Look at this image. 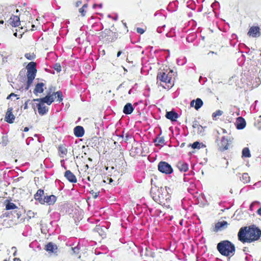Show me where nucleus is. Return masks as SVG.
<instances>
[{
    "instance_id": "c85d7f7f",
    "label": "nucleus",
    "mask_w": 261,
    "mask_h": 261,
    "mask_svg": "<svg viewBox=\"0 0 261 261\" xmlns=\"http://www.w3.org/2000/svg\"><path fill=\"white\" fill-rule=\"evenodd\" d=\"M6 208L7 210H13L16 208V206L13 203L9 202L6 204Z\"/></svg>"
},
{
    "instance_id": "a19ab883",
    "label": "nucleus",
    "mask_w": 261,
    "mask_h": 261,
    "mask_svg": "<svg viewBox=\"0 0 261 261\" xmlns=\"http://www.w3.org/2000/svg\"><path fill=\"white\" fill-rule=\"evenodd\" d=\"M79 12L82 14V16H85V11H84V8H83V7H82L79 9Z\"/></svg>"
},
{
    "instance_id": "b1692460",
    "label": "nucleus",
    "mask_w": 261,
    "mask_h": 261,
    "mask_svg": "<svg viewBox=\"0 0 261 261\" xmlns=\"http://www.w3.org/2000/svg\"><path fill=\"white\" fill-rule=\"evenodd\" d=\"M44 86V84L42 83H38L36 87L34 89V93L37 94L38 93H41L43 91V87Z\"/></svg>"
},
{
    "instance_id": "603ef678",
    "label": "nucleus",
    "mask_w": 261,
    "mask_h": 261,
    "mask_svg": "<svg viewBox=\"0 0 261 261\" xmlns=\"http://www.w3.org/2000/svg\"><path fill=\"white\" fill-rule=\"evenodd\" d=\"M257 213L259 215H261V208H259L258 210H257Z\"/></svg>"
},
{
    "instance_id": "7ed1b4c3",
    "label": "nucleus",
    "mask_w": 261,
    "mask_h": 261,
    "mask_svg": "<svg viewBox=\"0 0 261 261\" xmlns=\"http://www.w3.org/2000/svg\"><path fill=\"white\" fill-rule=\"evenodd\" d=\"M167 192L166 189V187H161L160 188L158 189L157 190L156 193V192H153V190H152L151 192L152 198L155 202L161 204H163L164 206H165L167 208H169V205H166L165 203H164V200H167V198H165V197H164L165 195H166V196H167Z\"/></svg>"
},
{
    "instance_id": "a211bd4d",
    "label": "nucleus",
    "mask_w": 261,
    "mask_h": 261,
    "mask_svg": "<svg viewBox=\"0 0 261 261\" xmlns=\"http://www.w3.org/2000/svg\"><path fill=\"white\" fill-rule=\"evenodd\" d=\"M166 117L171 121H175L178 117V115L173 111H169L166 113Z\"/></svg>"
},
{
    "instance_id": "a878e982",
    "label": "nucleus",
    "mask_w": 261,
    "mask_h": 261,
    "mask_svg": "<svg viewBox=\"0 0 261 261\" xmlns=\"http://www.w3.org/2000/svg\"><path fill=\"white\" fill-rule=\"evenodd\" d=\"M243 156L246 158H249L251 156L250 151L248 148H244L242 151Z\"/></svg>"
},
{
    "instance_id": "412c9836",
    "label": "nucleus",
    "mask_w": 261,
    "mask_h": 261,
    "mask_svg": "<svg viewBox=\"0 0 261 261\" xmlns=\"http://www.w3.org/2000/svg\"><path fill=\"white\" fill-rule=\"evenodd\" d=\"M133 107L130 103H126L123 108V112L126 114H130L133 111Z\"/></svg>"
},
{
    "instance_id": "6e6552de",
    "label": "nucleus",
    "mask_w": 261,
    "mask_h": 261,
    "mask_svg": "<svg viewBox=\"0 0 261 261\" xmlns=\"http://www.w3.org/2000/svg\"><path fill=\"white\" fill-rule=\"evenodd\" d=\"M12 111L13 108L12 107H9L6 114L5 120L9 123H13L15 119V116L12 113Z\"/></svg>"
},
{
    "instance_id": "bf43d9fd",
    "label": "nucleus",
    "mask_w": 261,
    "mask_h": 261,
    "mask_svg": "<svg viewBox=\"0 0 261 261\" xmlns=\"http://www.w3.org/2000/svg\"><path fill=\"white\" fill-rule=\"evenodd\" d=\"M185 145V143H182V144H181V147H184Z\"/></svg>"
},
{
    "instance_id": "a18cd8bd",
    "label": "nucleus",
    "mask_w": 261,
    "mask_h": 261,
    "mask_svg": "<svg viewBox=\"0 0 261 261\" xmlns=\"http://www.w3.org/2000/svg\"><path fill=\"white\" fill-rule=\"evenodd\" d=\"M128 138H129L128 135L127 134H126V135H125V139H124L125 142H126V141H128V140H129Z\"/></svg>"
},
{
    "instance_id": "58836bf2",
    "label": "nucleus",
    "mask_w": 261,
    "mask_h": 261,
    "mask_svg": "<svg viewBox=\"0 0 261 261\" xmlns=\"http://www.w3.org/2000/svg\"><path fill=\"white\" fill-rule=\"evenodd\" d=\"M193 128H197V129L198 128V126H200V125L199 124V123L197 122V121H194L193 123Z\"/></svg>"
},
{
    "instance_id": "6e6d98bb",
    "label": "nucleus",
    "mask_w": 261,
    "mask_h": 261,
    "mask_svg": "<svg viewBox=\"0 0 261 261\" xmlns=\"http://www.w3.org/2000/svg\"><path fill=\"white\" fill-rule=\"evenodd\" d=\"M83 8H84V9H85V8H87V4H85V5H83Z\"/></svg>"
},
{
    "instance_id": "c03bdc74",
    "label": "nucleus",
    "mask_w": 261,
    "mask_h": 261,
    "mask_svg": "<svg viewBox=\"0 0 261 261\" xmlns=\"http://www.w3.org/2000/svg\"><path fill=\"white\" fill-rule=\"evenodd\" d=\"M16 96V95H15L14 93H11L7 97V99L12 98V97H15Z\"/></svg>"
},
{
    "instance_id": "473e14b6",
    "label": "nucleus",
    "mask_w": 261,
    "mask_h": 261,
    "mask_svg": "<svg viewBox=\"0 0 261 261\" xmlns=\"http://www.w3.org/2000/svg\"><path fill=\"white\" fill-rule=\"evenodd\" d=\"M223 114V112L221 110H217L215 112H214L213 114V117L214 118H215L217 116H220L221 115H222Z\"/></svg>"
},
{
    "instance_id": "dca6fc26",
    "label": "nucleus",
    "mask_w": 261,
    "mask_h": 261,
    "mask_svg": "<svg viewBox=\"0 0 261 261\" xmlns=\"http://www.w3.org/2000/svg\"><path fill=\"white\" fill-rule=\"evenodd\" d=\"M176 167L181 172H186L188 170V164L181 161L177 163Z\"/></svg>"
},
{
    "instance_id": "4468645a",
    "label": "nucleus",
    "mask_w": 261,
    "mask_h": 261,
    "mask_svg": "<svg viewBox=\"0 0 261 261\" xmlns=\"http://www.w3.org/2000/svg\"><path fill=\"white\" fill-rule=\"evenodd\" d=\"M38 113L40 115H43L48 111V108L45 106L43 102H39L38 104Z\"/></svg>"
},
{
    "instance_id": "f704fd0d",
    "label": "nucleus",
    "mask_w": 261,
    "mask_h": 261,
    "mask_svg": "<svg viewBox=\"0 0 261 261\" xmlns=\"http://www.w3.org/2000/svg\"><path fill=\"white\" fill-rule=\"evenodd\" d=\"M59 151L62 155H66L67 152V149L64 147H60Z\"/></svg>"
},
{
    "instance_id": "774afa93",
    "label": "nucleus",
    "mask_w": 261,
    "mask_h": 261,
    "mask_svg": "<svg viewBox=\"0 0 261 261\" xmlns=\"http://www.w3.org/2000/svg\"><path fill=\"white\" fill-rule=\"evenodd\" d=\"M4 261H8V260L7 259H5Z\"/></svg>"
},
{
    "instance_id": "09e8293b",
    "label": "nucleus",
    "mask_w": 261,
    "mask_h": 261,
    "mask_svg": "<svg viewBox=\"0 0 261 261\" xmlns=\"http://www.w3.org/2000/svg\"><path fill=\"white\" fill-rule=\"evenodd\" d=\"M107 179H109V183L110 184L113 182V180L112 178L107 177Z\"/></svg>"
},
{
    "instance_id": "c756f323",
    "label": "nucleus",
    "mask_w": 261,
    "mask_h": 261,
    "mask_svg": "<svg viewBox=\"0 0 261 261\" xmlns=\"http://www.w3.org/2000/svg\"><path fill=\"white\" fill-rule=\"evenodd\" d=\"M25 57L29 60H32L35 59V55L34 54V53H27L25 54Z\"/></svg>"
},
{
    "instance_id": "ea45409f",
    "label": "nucleus",
    "mask_w": 261,
    "mask_h": 261,
    "mask_svg": "<svg viewBox=\"0 0 261 261\" xmlns=\"http://www.w3.org/2000/svg\"><path fill=\"white\" fill-rule=\"evenodd\" d=\"M55 93L56 92H54L52 94H48L49 95V97L50 98H52V100H53V101L54 100L55 98L56 97L57 95H55Z\"/></svg>"
},
{
    "instance_id": "e433bc0d",
    "label": "nucleus",
    "mask_w": 261,
    "mask_h": 261,
    "mask_svg": "<svg viewBox=\"0 0 261 261\" xmlns=\"http://www.w3.org/2000/svg\"><path fill=\"white\" fill-rule=\"evenodd\" d=\"M90 194L94 198H96L98 196V192H95L93 190L90 191Z\"/></svg>"
},
{
    "instance_id": "680f3d73",
    "label": "nucleus",
    "mask_w": 261,
    "mask_h": 261,
    "mask_svg": "<svg viewBox=\"0 0 261 261\" xmlns=\"http://www.w3.org/2000/svg\"><path fill=\"white\" fill-rule=\"evenodd\" d=\"M182 221H182V220H181V221H180V222H179V224H180L181 225H182Z\"/></svg>"
},
{
    "instance_id": "49530a36",
    "label": "nucleus",
    "mask_w": 261,
    "mask_h": 261,
    "mask_svg": "<svg viewBox=\"0 0 261 261\" xmlns=\"http://www.w3.org/2000/svg\"><path fill=\"white\" fill-rule=\"evenodd\" d=\"M28 100L25 101V103H24V109H28Z\"/></svg>"
},
{
    "instance_id": "6ab92c4d",
    "label": "nucleus",
    "mask_w": 261,
    "mask_h": 261,
    "mask_svg": "<svg viewBox=\"0 0 261 261\" xmlns=\"http://www.w3.org/2000/svg\"><path fill=\"white\" fill-rule=\"evenodd\" d=\"M74 133L77 137H82L84 134V130L82 126H77L74 129Z\"/></svg>"
},
{
    "instance_id": "4be33fe9",
    "label": "nucleus",
    "mask_w": 261,
    "mask_h": 261,
    "mask_svg": "<svg viewBox=\"0 0 261 261\" xmlns=\"http://www.w3.org/2000/svg\"><path fill=\"white\" fill-rule=\"evenodd\" d=\"M95 231V236L98 234L99 236L101 237L102 238L106 237V232L105 230L100 226H97L94 229Z\"/></svg>"
},
{
    "instance_id": "8fccbe9b",
    "label": "nucleus",
    "mask_w": 261,
    "mask_h": 261,
    "mask_svg": "<svg viewBox=\"0 0 261 261\" xmlns=\"http://www.w3.org/2000/svg\"><path fill=\"white\" fill-rule=\"evenodd\" d=\"M29 128L28 127H25L24 128L23 131L25 132H27L29 131Z\"/></svg>"
},
{
    "instance_id": "de8ad7c7",
    "label": "nucleus",
    "mask_w": 261,
    "mask_h": 261,
    "mask_svg": "<svg viewBox=\"0 0 261 261\" xmlns=\"http://www.w3.org/2000/svg\"><path fill=\"white\" fill-rule=\"evenodd\" d=\"M82 4V2L81 1H77L76 3V7H79L81 4Z\"/></svg>"
},
{
    "instance_id": "1a4fd4ad",
    "label": "nucleus",
    "mask_w": 261,
    "mask_h": 261,
    "mask_svg": "<svg viewBox=\"0 0 261 261\" xmlns=\"http://www.w3.org/2000/svg\"><path fill=\"white\" fill-rule=\"evenodd\" d=\"M8 22L14 27H18L21 24L19 17L16 15H12L8 20Z\"/></svg>"
},
{
    "instance_id": "5fc2aeb1",
    "label": "nucleus",
    "mask_w": 261,
    "mask_h": 261,
    "mask_svg": "<svg viewBox=\"0 0 261 261\" xmlns=\"http://www.w3.org/2000/svg\"><path fill=\"white\" fill-rule=\"evenodd\" d=\"M226 139H225L224 138H223V139H222V143H223V142L225 143V142H226Z\"/></svg>"
},
{
    "instance_id": "9b49d317",
    "label": "nucleus",
    "mask_w": 261,
    "mask_h": 261,
    "mask_svg": "<svg viewBox=\"0 0 261 261\" xmlns=\"http://www.w3.org/2000/svg\"><path fill=\"white\" fill-rule=\"evenodd\" d=\"M45 249L48 253H57L58 248L56 244L50 242L45 246Z\"/></svg>"
},
{
    "instance_id": "c9c22d12",
    "label": "nucleus",
    "mask_w": 261,
    "mask_h": 261,
    "mask_svg": "<svg viewBox=\"0 0 261 261\" xmlns=\"http://www.w3.org/2000/svg\"><path fill=\"white\" fill-rule=\"evenodd\" d=\"M111 33L110 30H106L104 32L101 33V36L102 38H106V35Z\"/></svg>"
},
{
    "instance_id": "72a5a7b5",
    "label": "nucleus",
    "mask_w": 261,
    "mask_h": 261,
    "mask_svg": "<svg viewBox=\"0 0 261 261\" xmlns=\"http://www.w3.org/2000/svg\"><path fill=\"white\" fill-rule=\"evenodd\" d=\"M54 69L58 72H60L61 71V66L59 63H56L54 66Z\"/></svg>"
},
{
    "instance_id": "e2e57ef3",
    "label": "nucleus",
    "mask_w": 261,
    "mask_h": 261,
    "mask_svg": "<svg viewBox=\"0 0 261 261\" xmlns=\"http://www.w3.org/2000/svg\"><path fill=\"white\" fill-rule=\"evenodd\" d=\"M4 23V21L0 20V23Z\"/></svg>"
},
{
    "instance_id": "5701e85b",
    "label": "nucleus",
    "mask_w": 261,
    "mask_h": 261,
    "mask_svg": "<svg viewBox=\"0 0 261 261\" xmlns=\"http://www.w3.org/2000/svg\"><path fill=\"white\" fill-rule=\"evenodd\" d=\"M44 195V191L42 190H38L37 193L34 195V198L39 201L40 203V200H43V198L42 196Z\"/></svg>"
},
{
    "instance_id": "79ce46f5",
    "label": "nucleus",
    "mask_w": 261,
    "mask_h": 261,
    "mask_svg": "<svg viewBox=\"0 0 261 261\" xmlns=\"http://www.w3.org/2000/svg\"><path fill=\"white\" fill-rule=\"evenodd\" d=\"M137 31L138 33H140V34H143L144 32V30L143 29L139 28H137Z\"/></svg>"
},
{
    "instance_id": "20e7f679",
    "label": "nucleus",
    "mask_w": 261,
    "mask_h": 261,
    "mask_svg": "<svg viewBox=\"0 0 261 261\" xmlns=\"http://www.w3.org/2000/svg\"><path fill=\"white\" fill-rule=\"evenodd\" d=\"M27 77H28V81H27V86L26 87V89L28 90L32 84L33 80L35 79L36 76V73L37 72V70L36 68V63L35 62H32L28 64L27 66Z\"/></svg>"
},
{
    "instance_id": "39448f33",
    "label": "nucleus",
    "mask_w": 261,
    "mask_h": 261,
    "mask_svg": "<svg viewBox=\"0 0 261 261\" xmlns=\"http://www.w3.org/2000/svg\"><path fill=\"white\" fill-rule=\"evenodd\" d=\"M176 75V73H174L173 70H170L168 73H166L165 72L159 73L158 75V79L160 80L162 82L173 85V83H172V78L173 76H175Z\"/></svg>"
},
{
    "instance_id": "2eb2a0df",
    "label": "nucleus",
    "mask_w": 261,
    "mask_h": 261,
    "mask_svg": "<svg viewBox=\"0 0 261 261\" xmlns=\"http://www.w3.org/2000/svg\"><path fill=\"white\" fill-rule=\"evenodd\" d=\"M202 100L200 98H197L196 100H192L190 105L197 110L202 106Z\"/></svg>"
},
{
    "instance_id": "423d86ee",
    "label": "nucleus",
    "mask_w": 261,
    "mask_h": 261,
    "mask_svg": "<svg viewBox=\"0 0 261 261\" xmlns=\"http://www.w3.org/2000/svg\"><path fill=\"white\" fill-rule=\"evenodd\" d=\"M159 170L165 174H170L173 170L171 166L165 162H161L158 165Z\"/></svg>"
},
{
    "instance_id": "69168bd1",
    "label": "nucleus",
    "mask_w": 261,
    "mask_h": 261,
    "mask_svg": "<svg viewBox=\"0 0 261 261\" xmlns=\"http://www.w3.org/2000/svg\"><path fill=\"white\" fill-rule=\"evenodd\" d=\"M88 178V180H89V181L90 180V177H88V178Z\"/></svg>"
},
{
    "instance_id": "052dcab7",
    "label": "nucleus",
    "mask_w": 261,
    "mask_h": 261,
    "mask_svg": "<svg viewBox=\"0 0 261 261\" xmlns=\"http://www.w3.org/2000/svg\"><path fill=\"white\" fill-rule=\"evenodd\" d=\"M32 29L31 30H34V28H35V25L32 24Z\"/></svg>"
},
{
    "instance_id": "338daca9",
    "label": "nucleus",
    "mask_w": 261,
    "mask_h": 261,
    "mask_svg": "<svg viewBox=\"0 0 261 261\" xmlns=\"http://www.w3.org/2000/svg\"><path fill=\"white\" fill-rule=\"evenodd\" d=\"M126 60L128 61V62H129V61L128 60V59L127 58L126 59Z\"/></svg>"
},
{
    "instance_id": "cd10ccee",
    "label": "nucleus",
    "mask_w": 261,
    "mask_h": 261,
    "mask_svg": "<svg viewBox=\"0 0 261 261\" xmlns=\"http://www.w3.org/2000/svg\"><path fill=\"white\" fill-rule=\"evenodd\" d=\"M200 145H201V143H200L198 141L195 142L192 145L190 144L188 145L189 146H191L194 149H196V148L199 149L200 148Z\"/></svg>"
},
{
    "instance_id": "bb28decb",
    "label": "nucleus",
    "mask_w": 261,
    "mask_h": 261,
    "mask_svg": "<svg viewBox=\"0 0 261 261\" xmlns=\"http://www.w3.org/2000/svg\"><path fill=\"white\" fill-rule=\"evenodd\" d=\"M241 180L244 182H248L250 181V177L249 176L248 173H243L241 177Z\"/></svg>"
},
{
    "instance_id": "7c9ffc66",
    "label": "nucleus",
    "mask_w": 261,
    "mask_h": 261,
    "mask_svg": "<svg viewBox=\"0 0 261 261\" xmlns=\"http://www.w3.org/2000/svg\"><path fill=\"white\" fill-rule=\"evenodd\" d=\"M55 95H57V96L58 97L57 101L61 102L63 100V94L62 93L61 91H57L55 93Z\"/></svg>"
},
{
    "instance_id": "f8f14e48",
    "label": "nucleus",
    "mask_w": 261,
    "mask_h": 261,
    "mask_svg": "<svg viewBox=\"0 0 261 261\" xmlns=\"http://www.w3.org/2000/svg\"><path fill=\"white\" fill-rule=\"evenodd\" d=\"M64 176L71 182H76L77 181L75 176L69 170L65 172Z\"/></svg>"
},
{
    "instance_id": "864d4df0",
    "label": "nucleus",
    "mask_w": 261,
    "mask_h": 261,
    "mask_svg": "<svg viewBox=\"0 0 261 261\" xmlns=\"http://www.w3.org/2000/svg\"><path fill=\"white\" fill-rule=\"evenodd\" d=\"M228 149V147H227V145H226L224 147V148L223 149V150H226Z\"/></svg>"
},
{
    "instance_id": "9d476101",
    "label": "nucleus",
    "mask_w": 261,
    "mask_h": 261,
    "mask_svg": "<svg viewBox=\"0 0 261 261\" xmlns=\"http://www.w3.org/2000/svg\"><path fill=\"white\" fill-rule=\"evenodd\" d=\"M248 35L253 37H259L260 35L259 28L258 27H252L250 28Z\"/></svg>"
},
{
    "instance_id": "f257e3e1",
    "label": "nucleus",
    "mask_w": 261,
    "mask_h": 261,
    "mask_svg": "<svg viewBox=\"0 0 261 261\" xmlns=\"http://www.w3.org/2000/svg\"><path fill=\"white\" fill-rule=\"evenodd\" d=\"M261 235V230L253 225L248 229L247 227L241 228L238 232V239L242 243H251L257 240Z\"/></svg>"
},
{
    "instance_id": "aec40b11",
    "label": "nucleus",
    "mask_w": 261,
    "mask_h": 261,
    "mask_svg": "<svg viewBox=\"0 0 261 261\" xmlns=\"http://www.w3.org/2000/svg\"><path fill=\"white\" fill-rule=\"evenodd\" d=\"M246 125V122L245 120L242 117H239L238 118V121L237 124V127L238 129H243Z\"/></svg>"
},
{
    "instance_id": "ddd939ff",
    "label": "nucleus",
    "mask_w": 261,
    "mask_h": 261,
    "mask_svg": "<svg viewBox=\"0 0 261 261\" xmlns=\"http://www.w3.org/2000/svg\"><path fill=\"white\" fill-rule=\"evenodd\" d=\"M228 225V224L226 221L219 222L216 224L214 231H218L219 230H222L226 228Z\"/></svg>"
},
{
    "instance_id": "4c0bfd02",
    "label": "nucleus",
    "mask_w": 261,
    "mask_h": 261,
    "mask_svg": "<svg viewBox=\"0 0 261 261\" xmlns=\"http://www.w3.org/2000/svg\"><path fill=\"white\" fill-rule=\"evenodd\" d=\"M72 251L73 254H77L79 252V249L78 247L72 248Z\"/></svg>"
},
{
    "instance_id": "393cba45",
    "label": "nucleus",
    "mask_w": 261,
    "mask_h": 261,
    "mask_svg": "<svg viewBox=\"0 0 261 261\" xmlns=\"http://www.w3.org/2000/svg\"><path fill=\"white\" fill-rule=\"evenodd\" d=\"M154 142L155 143V145L159 146L164 143L165 139L163 137H158L154 140Z\"/></svg>"
},
{
    "instance_id": "13d9d810",
    "label": "nucleus",
    "mask_w": 261,
    "mask_h": 261,
    "mask_svg": "<svg viewBox=\"0 0 261 261\" xmlns=\"http://www.w3.org/2000/svg\"><path fill=\"white\" fill-rule=\"evenodd\" d=\"M107 181H109V179H107V178L106 179H104V180H103V181L104 182H107Z\"/></svg>"
},
{
    "instance_id": "0eeeda50",
    "label": "nucleus",
    "mask_w": 261,
    "mask_h": 261,
    "mask_svg": "<svg viewBox=\"0 0 261 261\" xmlns=\"http://www.w3.org/2000/svg\"><path fill=\"white\" fill-rule=\"evenodd\" d=\"M56 201V197L54 195L44 196L43 200H40L41 204L47 203L51 205Z\"/></svg>"
},
{
    "instance_id": "3c124183",
    "label": "nucleus",
    "mask_w": 261,
    "mask_h": 261,
    "mask_svg": "<svg viewBox=\"0 0 261 261\" xmlns=\"http://www.w3.org/2000/svg\"><path fill=\"white\" fill-rule=\"evenodd\" d=\"M122 53V52L121 51H119L117 53V57H119Z\"/></svg>"
},
{
    "instance_id": "f03ea898",
    "label": "nucleus",
    "mask_w": 261,
    "mask_h": 261,
    "mask_svg": "<svg viewBox=\"0 0 261 261\" xmlns=\"http://www.w3.org/2000/svg\"><path fill=\"white\" fill-rule=\"evenodd\" d=\"M217 249L222 255L226 256H232L235 251L234 245L228 241H223L219 243Z\"/></svg>"
},
{
    "instance_id": "2f4dec72",
    "label": "nucleus",
    "mask_w": 261,
    "mask_h": 261,
    "mask_svg": "<svg viewBox=\"0 0 261 261\" xmlns=\"http://www.w3.org/2000/svg\"><path fill=\"white\" fill-rule=\"evenodd\" d=\"M204 129H205V127L202 126L201 125H200V126H198V128L197 129L198 134L201 136H203Z\"/></svg>"
},
{
    "instance_id": "37998d69",
    "label": "nucleus",
    "mask_w": 261,
    "mask_h": 261,
    "mask_svg": "<svg viewBox=\"0 0 261 261\" xmlns=\"http://www.w3.org/2000/svg\"><path fill=\"white\" fill-rule=\"evenodd\" d=\"M2 139H3V141L2 142V145L5 146L7 144V142L6 141V139L5 138L3 137ZM0 144H1V143H0Z\"/></svg>"
},
{
    "instance_id": "4d7b16f0",
    "label": "nucleus",
    "mask_w": 261,
    "mask_h": 261,
    "mask_svg": "<svg viewBox=\"0 0 261 261\" xmlns=\"http://www.w3.org/2000/svg\"><path fill=\"white\" fill-rule=\"evenodd\" d=\"M25 14H26V15H27V16H28V15H30V14L29 13V12H25Z\"/></svg>"
},
{
    "instance_id": "0e129e2a",
    "label": "nucleus",
    "mask_w": 261,
    "mask_h": 261,
    "mask_svg": "<svg viewBox=\"0 0 261 261\" xmlns=\"http://www.w3.org/2000/svg\"><path fill=\"white\" fill-rule=\"evenodd\" d=\"M96 6H97V5H95V4L93 5V7H94V8H95V7H96Z\"/></svg>"
},
{
    "instance_id": "f3484780",
    "label": "nucleus",
    "mask_w": 261,
    "mask_h": 261,
    "mask_svg": "<svg viewBox=\"0 0 261 261\" xmlns=\"http://www.w3.org/2000/svg\"><path fill=\"white\" fill-rule=\"evenodd\" d=\"M34 101H37L39 102H42L44 103H46L47 105H50L53 102V100L52 98H50L48 95H47L45 97L42 98H38L34 99Z\"/></svg>"
}]
</instances>
